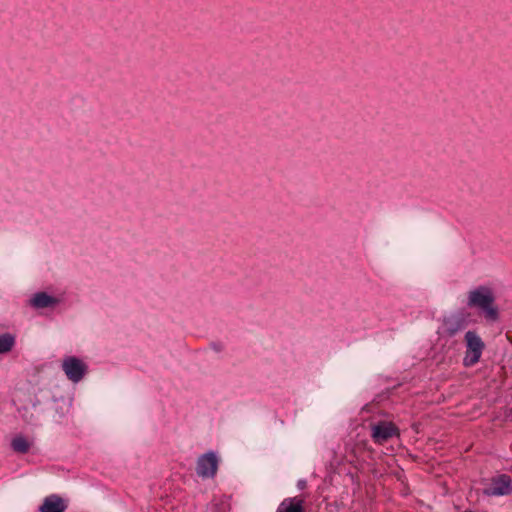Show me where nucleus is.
I'll use <instances>...</instances> for the list:
<instances>
[{"label": "nucleus", "instance_id": "f257e3e1", "mask_svg": "<svg viewBox=\"0 0 512 512\" xmlns=\"http://www.w3.org/2000/svg\"><path fill=\"white\" fill-rule=\"evenodd\" d=\"M467 306L478 309L489 322L499 318V311L495 305V296L491 288L479 286L468 292Z\"/></svg>", "mask_w": 512, "mask_h": 512}, {"label": "nucleus", "instance_id": "f03ea898", "mask_svg": "<svg viewBox=\"0 0 512 512\" xmlns=\"http://www.w3.org/2000/svg\"><path fill=\"white\" fill-rule=\"evenodd\" d=\"M471 314L465 309L458 310L447 316L442 320L439 333L447 336L454 337L459 332L466 329L470 323Z\"/></svg>", "mask_w": 512, "mask_h": 512}, {"label": "nucleus", "instance_id": "7ed1b4c3", "mask_svg": "<svg viewBox=\"0 0 512 512\" xmlns=\"http://www.w3.org/2000/svg\"><path fill=\"white\" fill-rule=\"evenodd\" d=\"M466 352L463 359V364L470 367L479 362L485 344L480 336L475 331H467L465 334Z\"/></svg>", "mask_w": 512, "mask_h": 512}, {"label": "nucleus", "instance_id": "20e7f679", "mask_svg": "<svg viewBox=\"0 0 512 512\" xmlns=\"http://www.w3.org/2000/svg\"><path fill=\"white\" fill-rule=\"evenodd\" d=\"M371 438L375 444L383 445L393 437L400 436L399 428L391 421H378L370 425Z\"/></svg>", "mask_w": 512, "mask_h": 512}, {"label": "nucleus", "instance_id": "39448f33", "mask_svg": "<svg viewBox=\"0 0 512 512\" xmlns=\"http://www.w3.org/2000/svg\"><path fill=\"white\" fill-rule=\"evenodd\" d=\"M61 367L66 377L74 383L80 382L88 371L84 361L75 356L65 357Z\"/></svg>", "mask_w": 512, "mask_h": 512}, {"label": "nucleus", "instance_id": "423d86ee", "mask_svg": "<svg viewBox=\"0 0 512 512\" xmlns=\"http://www.w3.org/2000/svg\"><path fill=\"white\" fill-rule=\"evenodd\" d=\"M219 460L215 452L209 451L197 460L196 473L201 478H213L218 470Z\"/></svg>", "mask_w": 512, "mask_h": 512}, {"label": "nucleus", "instance_id": "0eeeda50", "mask_svg": "<svg viewBox=\"0 0 512 512\" xmlns=\"http://www.w3.org/2000/svg\"><path fill=\"white\" fill-rule=\"evenodd\" d=\"M511 478L506 474H502L492 479L489 487L484 489L487 496H503L512 493Z\"/></svg>", "mask_w": 512, "mask_h": 512}, {"label": "nucleus", "instance_id": "6e6552de", "mask_svg": "<svg viewBox=\"0 0 512 512\" xmlns=\"http://www.w3.org/2000/svg\"><path fill=\"white\" fill-rule=\"evenodd\" d=\"M66 509V501L57 494L45 497L39 508L40 512H64Z\"/></svg>", "mask_w": 512, "mask_h": 512}, {"label": "nucleus", "instance_id": "1a4fd4ad", "mask_svg": "<svg viewBox=\"0 0 512 512\" xmlns=\"http://www.w3.org/2000/svg\"><path fill=\"white\" fill-rule=\"evenodd\" d=\"M276 512H305L304 499L300 497L286 498L279 504Z\"/></svg>", "mask_w": 512, "mask_h": 512}, {"label": "nucleus", "instance_id": "9d476101", "mask_svg": "<svg viewBox=\"0 0 512 512\" xmlns=\"http://www.w3.org/2000/svg\"><path fill=\"white\" fill-rule=\"evenodd\" d=\"M30 303L35 308H47L56 305L58 300L45 292H38L30 300Z\"/></svg>", "mask_w": 512, "mask_h": 512}, {"label": "nucleus", "instance_id": "9b49d317", "mask_svg": "<svg viewBox=\"0 0 512 512\" xmlns=\"http://www.w3.org/2000/svg\"><path fill=\"white\" fill-rule=\"evenodd\" d=\"M12 449L18 453H27L30 448V443L22 436L15 437L11 442Z\"/></svg>", "mask_w": 512, "mask_h": 512}, {"label": "nucleus", "instance_id": "f8f14e48", "mask_svg": "<svg viewBox=\"0 0 512 512\" xmlns=\"http://www.w3.org/2000/svg\"><path fill=\"white\" fill-rule=\"evenodd\" d=\"M14 343L15 339L11 334L5 333L0 335V354L9 352L14 346Z\"/></svg>", "mask_w": 512, "mask_h": 512}, {"label": "nucleus", "instance_id": "ddd939ff", "mask_svg": "<svg viewBox=\"0 0 512 512\" xmlns=\"http://www.w3.org/2000/svg\"><path fill=\"white\" fill-rule=\"evenodd\" d=\"M297 485H298V487L300 489H304L305 486H306V481L305 480H299Z\"/></svg>", "mask_w": 512, "mask_h": 512}, {"label": "nucleus", "instance_id": "4468645a", "mask_svg": "<svg viewBox=\"0 0 512 512\" xmlns=\"http://www.w3.org/2000/svg\"><path fill=\"white\" fill-rule=\"evenodd\" d=\"M213 348L216 350V351H221L222 347L218 344H213Z\"/></svg>", "mask_w": 512, "mask_h": 512}, {"label": "nucleus", "instance_id": "2eb2a0df", "mask_svg": "<svg viewBox=\"0 0 512 512\" xmlns=\"http://www.w3.org/2000/svg\"><path fill=\"white\" fill-rule=\"evenodd\" d=\"M508 416L512 419V408L510 409Z\"/></svg>", "mask_w": 512, "mask_h": 512}, {"label": "nucleus", "instance_id": "dca6fc26", "mask_svg": "<svg viewBox=\"0 0 512 512\" xmlns=\"http://www.w3.org/2000/svg\"><path fill=\"white\" fill-rule=\"evenodd\" d=\"M465 512H471V511H465Z\"/></svg>", "mask_w": 512, "mask_h": 512}]
</instances>
